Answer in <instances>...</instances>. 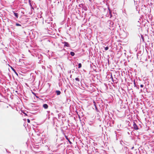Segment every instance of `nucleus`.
Instances as JSON below:
<instances>
[{
  "label": "nucleus",
  "instance_id": "obj_1",
  "mask_svg": "<svg viewBox=\"0 0 154 154\" xmlns=\"http://www.w3.org/2000/svg\"><path fill=\"white\" fill-rule=\"evenodd\" d=\"M133 127L134 129L135 130H138V129L137 126L134 122Z\"/></svg>",
  "mask_w": 154,
  "mask_h": 154
},
{
  "label": "nucleus",
  "instance_id": "obj_2",
  "mask_svg": "<svg viewBox=\"0 0 154 154\" xmlns=\"http://www.w3.org/2000/svg\"><path fill=\"white\" fill-rule=\"evenodd\" d=\"M64 46H66V47L69 46V44L67 42H64Z\"/></svg>",
  "mask_w": 154,
  "mask_h": 154
},
{
  "label": "nucleus",
  "instance_id": "obj_3",
  "mask_svg": "<svg viewBox=\"0 0 154 154\" xmlns=\"http://www.w3.org/2000/svg\"><path fill=\"white\" fill-rule=\"evenodd\" d=\"M43 107L45 109H47L48 108V106L47 104H45L43 105Z\"/></svg>",
  "mask_w": 154,
  "mask_h": 154
},
{
  "label": "nucleus",
  "instance_id": "obj_4",
  "mask_svg": "<svg viewBox=\"0 0 154 154\" xmlns=\"http://www.w3.org/2000/svg\"><path fill=\"white\" fill-rule=\"evenodd\" d=\"M56 92L57 95H59L60 94V92L59 91H57Z\"/></svg>",
  "mask_w": 154,
  "mask_h": 154
},
{
  "label": "nucleus",
  "instance_id": "obj_5",
  "mask_svg": "<svg viewBox=\"0 0 154 154\" xmlns=\"http://www.w3.org/2000/svg\"><path fill=\"white\" fill-rule=\"evenodd\" d=\"M70 54L71 55H72V56H74L75 55V53L73 52H71Z\"/></svg>",
  "mask_w": 154,
  "mask_h": 154
},
{
  "label": "nucleus",
  "instance_id": "obj_6",
  "mask_svg": "<svg viewBox=\"0 0 154 154\" xmlns=\"http://www.w3.org/2000/svg\"><path fill=\"white\" fill-rule=\"evenodd\" d=\"M82 67V64L81 63H79L78 64V68H80Z\"/></svg>",
  "mask_w": 154,
  "mask_h": 154
},
{
  "label": "nucleus",
  "instance_id": "obj_7",
  "mask_svg": "<svg viewBox=\"0 0 154 154\" xmlns=\"http://www.w3.org/2000/svg\"><path fill=\"white\" fill-rule=\"evenodd\" d=\"M75 80H76V81H77L78 82H79L80 81V79H79L78 78H76L75 79Z\"/></svg>",
  "mask_w": 154,
  "mask_h": 154
},
{
  "label": "nucleus",
  "instance_id": "obj_8",
  "mask_svg": "<svg viewBox=\"0 0 154 154\" xmlns=\"http://www.w3.org/2000/svg\"><path fill=\"white\" fill-rule=\"evenodd\" d=\"M14 15H15V16L17 17V18H18V14L17 13H14Z\"/></svg>",
  "mask_w": 154,
  "mask_h": 154
},
{
  "label": "nucleus",
  "instance_id": "obj_9",
  "mask_svg": "<svg viewBox=\"0 0 154 154\" xmlns=\"http://www.w3.org/2000/svg\"><path fill=\"white\" fill-rule=\"evenodd\" d=\"M109 48L108 47H106L105 48V50H107Z\"/></svg>",
  "mask_w": 154,
  "mask_h": 154
},
{
  "label": "nucleus",
  "instance_id": "obj_10",
  "mask_svg": "<svg viewBox=\"0 0 154 154\" xmlns=\"http://www.w3.org/2000/svg\"><path fill=\"white\" fill-rule=\"evenodd\" d=\"M12 69V70L14 71V72H15V70L12 67H11Z\"/></svg>",
  "mask_w": 154,
  "mask_h": 154
},
{
  "label": "nucleus",
  "instance_id": "obj_11",
  "mask_svg": "<svg viewBox=\"0 0 154 154\" xmlns=\"http://www.w3.org/2000/svg\"><path fill=\"white\" fill-rule=\"evenodd\" d=\"M27 122H28V123H30V120H29V119H27Z\"/></svg>",
  "mask_w": 154,
  "mask_h": 154
},
{
  "label": "nucleus",
  "instance_id": "obj_12",
  "mask_svg": "<svg viewBox=\"0 0 154 154\" xmlns=\"http://www.w3.org/2000/svg\"><path fill=\"white\" fill-rule=\"evenodd\" d=\"M140 86L141 88H143V85H141Z\"/></svg>",
  "mask_w": 154,
  "mask_h": 154
},
{
  "label": "nucleus",
  "instance_id": "obj_13",
  "mask_svg": "<svg viewBox=\"0 0 154 154\" xmlns=\"http://www.w3.org/2000/svg\"><path fill=\"white\" fill-rule=\"evenodd\" d=\"M16 25L17 26H19V24H18V23H16Z\"/></svg>",
  "mask_w": 154,
  "mask_h": 154
},
{
  "label": "nucleus",
  "instance_id": "obj_14",
  "mask_svg": "<svg viewBox=\"0 0 154 154\" xmlns=\"http://www.w3.org/2000/svg\"><path fill=\"white\" fill-rule=\"evenodd\" d=\"M15 72V73L17 75H18V74L17 73V72H16V71H15V72Z\"/></svg>",
  "mask_w": 154,
  "mask_h": 154
},
{
  "label": "nucleus",
  "instance_id": "obj_15",
  "mask_svg": "<svg viewBox=\"0 0 154 154\" xmlns=\"http://www.w3.org/2000/svg\"><path fill=\"white\" fill-rule=\"evenodd\" d=\"M21 111V112H23V113H24L25 115H26V113H24V112H23L22 111Z\"/></svg>",
  "mask_w": 154,
  "mask_h": 154
},
{
  "label": "nucleus",
  "instance_id": "obj_16",
  "mask_svg": "<svg viewBox=\"0 0 154 154\" xmlns=\"http://www.w3.org/2000/svg\"><path fill=\"white\" fill-rule=\"evenodd\" d=\"M66 137L67 139H68L67 137Z\"/></svg>",
  "mask_w": 154,
  "mask_h": 154
},
{
  "label": "nucleus",
  "instance_id": "obj_17",
  "mask_svg": "<svg viewBox=\"0 0 154 154\" xmlns=\"http://www.w3.org/2000/svg\"><path fill=\"white\" fill-rule=\"evenodd\" d=\"M95 108H96V109H97V108H96V106L95 105Z\"/></svg>",
  "mask_w": 154,
  "mask_h": 154
},
{
  "label": "nucleus",
  "instance_id": "obj_18",
  "mask_svg": "<svg viewBox=\"0 0 154 154\" xmlns=\"http://www.w3.org/2000/svg\"><path fill=\"white\" fill-rule=\"evenodd\" d=\"M22 113H23V112H21V113H21V114H22V115H23V114H22Z\"/></svg>",
  "mask_w": 154,
  "mask_h": 154
}]
</instances>
